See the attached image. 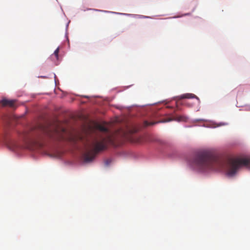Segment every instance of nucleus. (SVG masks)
Segmentation results:
<instances>
[{
	"label": "nucleus",
	"mask_w": 250,
	"mask_h": 250,
	"mask_svg": "<svg viewBox=\"0 0 250 250\" xmlns=\"http://www.w3.org/2000/svg\"><path fill=\"white\" fill-rule=\"evenodd\" d=\"M190 165L194 169L201 172L224 170L228 176L232 177L242 166L250 169V157L225 161L213 153L205 151L196 153L191 160Z\"/></svg>",
	"instance_id": "1"
},
{
	"label": "nucleus",
	"mask_w": 250,
	"mask_h": 250,
	"mask_svg": "<svg viewBox=\"0 0 250 250\" xmlns=\"http://www.w3.org/2000/svg\"><path fill=\"white\" fill-rule=\"evenodd\" d=\"M97 127L100 132L94 138L90 148L83 155L85 162L92 161L96 153L106 149L108 145L114 144L113 137L106 127L101 125H98Z\"/></svg>",
	"instance_id": "2"
},
{
	"label": "nucleus",
	"mask_w": 250,
	"mask_h": 250,
	"mask_svg": "<svg viewBox=\"0 0 250 250\" xmlns=\"http://www.w3.org/2000/svg\"><path fill=\"white\" fill-rule=\"evenodd\" d=\"M196 98L198 103H200V99L195 95L191 93H186L176 97V99L178 100H180L182 99H191Z\"/></svg>",
	"instance_id": "3"
},
{
	"label": "nucleus",
	"mask_w": 250,
	"mask_h": 250,
	"mask_svg": "<svg viewBox=\"0 0 250 250\" xmlns=\"http://www.w3.org/2000/svg\"><path fill=\"white\" fill-rule=\"evenodd\" d=\"M15 101L14 100H9L7 99H3L1 101L0 103L3 106H9L13 107L15 104Z\"/></svg>",
	"instance_id": "4"
},
{
	"label": "nucleus",
	"mask_w": 250,
	"mask_h": 250,
	"mask_svg": "<svg viewBox=\"0 0 250 250\" xmlns=\"http://www.w3.org/2000/svg\"><path fill=\"white\" fill-rule=\"evenodd\" d=\"M177 121H184L186 122L187 120V118L184 116H180L177 117L175 119Z\"/></svg>",
	"instance_id": "5"
},
{
	"label": "nucleus",
	"mask_w": 250,
	"mask_h": 250,
	"mask_svg": "<svg viewBox=\"0 0 250 250\" xmlns=\"http://www.w3.org/2000/svg\"><path fill=\"white\" fill-rule=\"evenodd\" d=\"M59 48H58L55 50L54 54L51 56V57H53L54 56V57H55L56 60H58L59 57Z\"/></svg>",
	"instance_id": "6"
},
{
	"label": "nucleus",
	"mask_w": 250,
	"mask_h": 250,
	"mask_svg": "<svg viewBox=\"0 0 250 250\" xmlns=\"http://www.w3.org/2000/svg\"><path fill=\"white\" fill-rule=\"evenodd\" d=\"M155 124V123H149L147 121H145L144 122V124L146 126H149L150 125H154Z\"/></svg>",
	"instance_id": "7"
},
{
	"label": "nucleus",
	"mask_w": 250,
	"mask_h": 250,
	"mask_svg": "<svg viewBox=\"0 0 250 250\" xmlns=\"http://www.w3.org/2000/svg\"><path fill=\"white\" fill-rule=\"evenodd\" d=\"M172 120L171 119L168 118V119H167V120H162L160 122H162V123L167 122H169V121H172Z\"/></svg>",
	"instance_id": "8"
},
{
	"label": "nucleus",
	"mask_w": 250,
	"mask_h": 250,
	"mask_svg": "<svg viewBox=\"0 0 250 250\" xmlns=\"http://www.w3.org/2000/svg\"><path fill=\"white\" fill-rule=\"evenodd\" d=\"M110 163V161L109 160H106L105 162V164L106 165V166H108L109 165Z\"/></svg>",
	"instance_id": "9"
},
{
	"label": "nucleus",
	"mask_w": 250,
	"mask_h": 250,
	"mask_svg": "<svg viewBox=\"0 0 250 250\" xmlns=\"http://www.w3.org/2000/svg\"><path fill=\"white\" fill-rule=\"evenodd\" d=\"M94 10L97 11H103L102 10H97V9H93Z\"/></svg>",
	"instance_id": "10"
},
{
	"label": "nucleus",
	"mask_w": 250,
	"mask_h": 250,
	"mask_svg": "<svg viewBox=\"0 0 250 250\" xmlns=\"http://www.w3.org/2000/svg\"><path fill=\"white\" fill-rule=\"evenodd\" d=\"M187 105H188V106H192V105L190 104H187Z\"/></svg>",
	"instance_id": "11"
},
{
	"label": "nucleus",
	"mask_w": 250,
	"mask_h": 250,
	"mask_svg": "<svg viewBox=\"0 0 250 250\" xmlns=\"http://www.w3.org/2000/svg\"><path fill=\"white\" fill-rule=\"evenodd\" d=\"M190 14L189 13H187V14H185L184 15V16H186V15H189Z\"/></svg>",
	"instance_id": "12"
},
{
	"label": "nucleus",
	"mask_w": 250,
	"mask_h": 250,
	"mask_svg": "<svg viewBox=\"0 0 250 250\" xmlns=\"http://www.w3.org/2000/svg\"><path fill=\"white\" fill-rule=\"evenodd\" d=\"M55 133H58V130H55Z\"/></svg>",
	"instance_id": "13"
},
{
	"label": "nucleus",
	"mask_w": 250,
	"mask_h": 250,
	"mask_svg": "<svg viewBox=\"0 0 250 250\" xmlns=\"http://www.w3.org/2000/svg\"><path fill=\"white\" fill-rule=\"evenodd\" d=\"M51 137H53V136L51 134L49 135Z\"/></svg>",
	"instance_id": "14"
},
{
	"label": "nucleus",
	"mask_w": 250,
	"mask_h": 250,
	"mask_svg": "<svg viewBox=\"0 0 250 250\" xmlns=\"http://www.w3.org/2000/svg\"><path fill=\"white\" fill-rule=\"evenodd\" d=\"M65 130H64V129H62V132H64Z\"/></svg>",
	"instance_id": "15"
}]
</instances>
